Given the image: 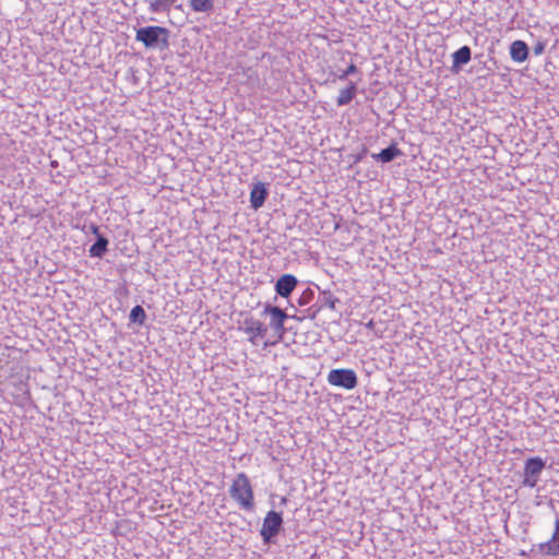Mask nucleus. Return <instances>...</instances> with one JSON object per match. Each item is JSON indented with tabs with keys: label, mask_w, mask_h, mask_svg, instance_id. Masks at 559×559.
<instances>
[{
	"label": "nucleus",
	"mask_w": 559,
	"mask_h": 559,
	"mask_svg": "<svg viewBox=\"0 0 559 559\" xmlns=\"http://www.w3.org/2000/svg\"><path fill=\"white\" fill-rule=\"evenodd\" d=\"M229 495L238 504L239 509L253 512L254 511V493L249 477L245 473L236 475L229 488Z\"/></svg>",
	"instance_id": "f257e3e1"
},
{
	"label": "nucleus",
	"mask_w": 559,
	"mask_h": 559,
	"mask_svg": "<svg viewBox=\"0 0 559 559\" xmlns=\"http://www.w3.org/2000/svg\"><path fill=\"white\" fill-rule=\"evenodd\" d=\"M168 29L162 26H145L136 31L135 39L143 43L146 48H156L162 44L168 45Z\"/></svg>",
	"instance_id": "f03ea898"
},
{
	"label": "nucleus",
	"mask_w": 559,
	"mask_h": 559,
	"mask_svg": "<svg viewBox=\"0 0 559 559\" xmlns=\"http://www.w3.org/2000/svg\"><path fill=\"white\" fill-rule=\"evenodd\" d=\"M283 526V516L281 512L269 511L263 519L260 535L264 544L273 542L275 536L280 533Z\"/></svg>",
	"instance_id": "7ed1b4c3"
},
{
	"label": "nucleus",
	"mask_w": 559,
	"mask_h": 559,
	"mask_svg": "<svg viewBox=\"0 0 559 559\" xmlns=\"http://www.w3.org/2000/svg\"><path fill=\"white\" fill-rule=\"evenodd\" d=\"M328 382L334 386L353 390L358 380L353 369H332L328 374Z\"/></svg>",
	"instance_id": "20e7f679"
},
{
	"label": "nucleus",
	"mask_w": 559,
	"mask_h": 559,
	"mask_svg": "<svg viewBox=\"0 0 559 559\" xmlns=\"http://www.w3.org/2000/svg\"><path fill=\"white\" fill-rule=\"evenodd\" d=\"M544 467L545 462L540 457L536 456L528 459L524 466L523 486L528 488L536 487Z\"/></svg>",
	"instance_id": "39448f33"
},
{
	"label": "nucleus",
	"mask_w": 559,
	"mask_h": 559,
	"mask_svg": "<svg viewBox=\"0 0 559 559\" xmlns=\"http://www.w3.org/2000/svg\"><path fill=\"white\" fill-rule=\"evenodd\" d=\"M536 547L543 555L551 557L559 556V516H556L555 530L551 538L547 542L539 543Z\"/></svg>",
	"instance_id": "423d86ee"
},
{
	"label": "nucleus",
	"mask_w": 559,
	"mask_h": 559,
	"mask_svg": "<svg viewBox=\"0 0 559 559\" xmlns=\"http://www.w3.org/2000/svg\"><path fill=\"white\" fill-rule=\"evenodd\" d=\"M263 312L270 316V326L274 329L276 333L282 335L285 331L284 323L288 318L284 310L278 307L267 305Z\"/></svg>",
	"instance_id": "0eeeda50"
},
{
	"label": "nucleus",
	"mask_w": 559,
	"mask_h": 559,
	"mask_svg": "<svg viewBox=\"0 0 559 559\" xmlns=\"http://www.w3.org/2000/svg\"><path fill=\"white\" fill-rule=\"evenodd\" d=\"M243 331L249 335V341L255 344L257 337H263L267 331L266 326L259 320L250 318L243 322Z\"/></svg>",
	"instance_id": "6e6552de"
},
{
	"label": "nucleus",
	"mask_w": 559,
	"mask_h": 559,
	"mask_svg": "<svg viewBox=\"0 0 559 559\" xmlns=\"http://www.w3.org/2000/svg\"><path fill=\"white\" fill-rule=\"evenodd\" d=\"M297 283L298 281L294 275L284 274L277 280L275 290L281 297L287 298L296 288Z\"/></svg>",
	"instance_id": "1a4fd4ad"
},
{
	"label": "nucleus",
	"mask_w": 559,
	"mask_h": 559,
	"mask_svg": "<svg viewBox=\"0 0 559 559\" xmlns=\"http://www.w3.org/2000/svg\"><path fill=\"white\" fill-rule=\"evenodd\" d=\"M266 197H267V190H266L264 183L259 182V183L254 185V187L252 188V190L250 192L251 207L254 210L260 209L264 204Z\"/></svg>",
	"instance_id": "9d476101"
},
{
	"label": "nucleus",
	"mask_w": 559,
	"mask_h": 559,
	"mask_svg": "<svg viewBox=\"0 0 559 559\" xmlns=\"http://www.w3.org/2000/svg\"><path fill=\"white\" fill-rule=\"evenodd\" d=\"M92 230L97 235L96 242L90 248V255L93 258H102L108 250V240L98 234V227L92 226Z\"/></svg>",
	"instance_id": "9b49d317"
},
{
	"label": "nucleus",
	"mask_w": 559,
	"mask_h": 559,
	"mask_svg": "<svg viewBox=\"0 0 559 559\" xmlns=\"http://www.w3.org/2000/svg\"><path fill=\"white\" fill-rule=\"evenodd\" d=\"M510 56L515 62H523L527 59L528 47L523 40H515L510 46Z\"/></svg>",
	"instance_id": "f8f14e48"
},
{
	"label": "nucleus",
	"mask_w": 559,
	"mask_h": 559,
	"mask_svg": "<svg viewBox=\"0 0 559 559\" xmlns=\"http://www.w3.org/2000/svg\"><path fill=\"white\" fill-rule=\"evenodd\" d=\"M401 155V150L395 144H391L386 148L382 150L380 153L372 154V158L376 160H381L382 163H390Z\"/></svg>",
	"instance_id": "ddd939ff"
},
{
	"label": "nucleus",
	"mask_w": 559,
	"mask_h": 559,
	"mask_svg": "<svg viewBox=\"0 0 559 559\" xmlns=\"http://www.w3.org/2000/svg\"><path fill=\"white\" fill-rule=\"evenodd\" d=\"M357 92L356 84L354 82H350L349 85L346 88H343L340 91V94L336 99L337 106H345L349 104L353 98L355 97Z\"/></svg>",
	"instance_id": "4468645a"
},
{
	"label": "nucleus",
	"mask_w": 559,
	"mask_h": 559,
	"mask_svg": "<svg viewBox=\"0 0 559 559\" xmlns=\"http://www.w3.org/2000/svg\"><path fill=\"white\" fill-rule=\"evenodd\" d=\"M453 68L466 64L471 60V48L463 46L457 49L453 55Z\"/></svg>",
	"instance_id": "2eb2a0df"
},
{
	"label": "nucleus",
	"mask_w": 559,
	"mask_h": 559,
	"mask_svg": "<svg viewBox=\"0 0 559 559\" xmlns=\"http://www.w3.org/2000/svg\"><path fill=\"white\" fill-rule=\"evenodd\" d=\"M176 1L177 0H151L148 2V11L151 13L167 12Z\"/></svg>",
	"instance_id": "dca6fc26"
},
{
	"label": "nucleus",
	"mask_w": 559,
	"mask_h": 559,
	"mask_svg": "<svg viewBox=\"0 0 559 559\" xmlns=\"http://www.w3.org/2000/svg\"><path fill=\"white\" fill-rule=\"evenodd\" d=\"M189 4L198 13H210L214 9L213 0H189Z\"/></svg>",
	"instance_id": "f3484780"
},
{
	"label": "nucleus",
	"mask_w": 559,
	"mask_h": 559,
	"mask_svg": "<svg viewBox=\"0 0 559 559\" xmlns=\"http://www.w3.org/2000/svg\"><path fill=\"white\" fill-rule=\"evenodd\" d=\"M130 321L142 325L145 322L146 314L141 306H135L130 311Z\"/></svg>",
	"instance_id": "a211bd4d"
},
{
	"label": "nucleus",
	"mask_w": 559,
	"mask_h": 559,
	"mask_svg": "<svg viewBox=\"0 0 559 559\" xmlns=\"http://www.w3.org/2000/svg\"><path fill=\"white\" fill-rule=\"evenodd\" d=\"M323 306L329 307L330 309L334 310L336 302H338V299L334 297L331 293L324 292L321 295Z\"/></svg>",
	"instance_id": "6ab92c4d"
},
{
	"label": "nucleus",
	"mask_w": 559,
	"mask_h": 559,
	"mask_svg": "<svg viewBox=\"0 0 559 559\" xmlns=\"http://www.w3.org/2000/svg\"><path fill=\"white\" fill-rule=\"evenodd\" d=\"M357 72V67L354 63H350L345 70L341 73L336 74V78L341 81L345 80L348 75Z\"/></svg>",
	"instance_id": "aec40b11"
},
{
	"label": "nucleus",
	"mask_w": 559,
	"mask_h": 559,
	"mask_svg": "<svg viewBox=\"0 0 559 559\" xmlns=\"http://www.w3.org/2000/svg\"><path fill=\"white\" fill-rule=\"evenodd\" d=\"M545 47H546V44L544 41L536 43V45L534 46V53L536 56L542 55L545 50Z\"/></svg>",
	"instance_id": "412c9836"
},
{
	"label": "nucleus",
	"mask_w": 559,
	"mask_h": 559,
	"mask_svg": "<svg viewBox=\"0 0 559 559\" xmlns=\"http://www.w3.org/2000/svg\"><path fill=\"white\" fill-rule=\"evenodd\" d=\"M286 503H287V498H286V497H283V498L281 499V504H286Z\"/></svg>",
	"instance_id": "4be33fe9"
}]
</instances>
